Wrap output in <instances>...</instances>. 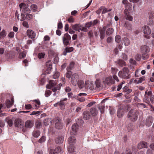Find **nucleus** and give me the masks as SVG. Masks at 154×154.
<instances>
[{
    "instance_id": "obj_1",
    "label": "nucleus",
    "mask_w": 154,
    "mask_h": 154,
    "mask_svg": "<svg viewBox=\"0 0 154 154\" xmlns=\"http://www.w3.org/2000/svg\"><path fill=\"white\" fill-rule=\"evenodd\" d=\"M138 114L139 111L138 110L131 109L128 112L127 117L129 118L131 121L135 122L138 118Z\"/></svg>"
},
{
    "instance_id": "obj_2",
    "label": "nucleus",
    "mask_w": 154,
    "mask_h": 154,
    "mask_svg": "<svg viewBox=\"0 0 154 154\" xmlns=\"http://www.w3.org/2000/svg\"><path fill=\"white\" fill-rule=\"evenodd\" d=\"M118 75L120 77L126 79H130L131 76L129 70L127 67L123 68L122 71H119Z\"/></svg>"
},
{
    "instance_id": "obj_3",
    "label": "nucleus",
    "mask_w": 154,
    "mask_h": 154,
    "mask_svg": "<svg viewBox=\"0 0 154 154\" xmlns=\"http://www.w3.org/2000/svg\"><path fill=\"white\" fill-rule=\"evenodd\" d=\"M129 105H125L122 108L120 107L119 108L117 112V116L119 118H121L124 116L125 111L127 110L129 108Z\"/></svg>"
},
{
    "instance_id": "obj_4",
    "label": "nucleus",
    "mask_w": 154,
    "mask_h": 154,
    "mask_svg": "<svg viewBox=\"0 0 154 154\" xmlns=\"http://www.w3.org/2000/svg\"><path fill=\"white\" fill-rule=\"evenodd\" d=\"M28 5L27 4L22 3L19 5L20 10L25 13L29 14L30 13L31 11L28 8Z\"/></svg>"
},
{
    "instance_id": "obj_5",
    "label": "nucleus",
    "mask_w": 154,
    "mask_h": 154,
    "mask_svg": "<svg viewBox=\"0 0 154 154\" xmlns=\"http://www.w3.org/2000/svg\"><path fill=\"white\" fill-rule=\"evenodd\" d=\"M79 76L77 73H74L72 75L71 79V82L73 85L75 86L77 85L79 80Z\"/></svg>"
},
{
    "instance_id": "obj_6",
    "label": "nucleus",
    "mask_w": 154,
    "mask_h": 154,
    "mask_svg": "<svg viewBox=\"0 0 154 154\" xmlns=\"http://www.w3.org/2000/svg\"><path fill=\"white\" fill-rule=\"evenodd\" d=\"M71 39L70 35L68 33H65L63 37V42L64 45L67 46L69 44V41Z\"/></svg>"
},
{
    "instance_id": "obj_7",
    "label": "nucleus",
    "mask_w": 154,
    "mask_h": 154,
    "mask_svg": "<svg viewBox=\"0 0 154 154\" xmlns=\"http://www.w3.org/2000/svg\"><path fill=\"white\" fill-rule=\"evenodd\" d=\"M85 85L86 88L93 91L96 89V86H95V83L93 82H90L86 81L85 82Z\"/></svg>"
},
{
    "instance_id": "obj_8",
    "label": "nucleus",
    "mask_w": 154,
    "mask_h": 154,
    "mask_svg": "<svg viewBox=\"0 0 154 154\" xmlns=\"http://www.w3.org/2000/svg\"><path fill=\"white\" fill-rule=\"evenodd\" d=\"M54 122H55V127L57 129H61L63 126V123H62L61 120L58 118L54 119Z\"/></svg>"
},
{
    "instance_id": "obj_9",
    "label": "nucleus",
    "mask_w": 154,
    "mask_h": 154,
    "mask_svg": "<svg viewBox=\"0 0 154 154\" xmlns=\"http://www.w3.org/2000/svg\"><path fill=\"white\" fill-rule=\"evenodd\" d=\"M15 127L20 128H22L24 127V122L21 119H17L15 120Z\"/></svg>"
},
{
    "instance_id": "obj_10",
    "label": "nucleus",
    "mask_w": 154,
    "mask_h": 154,
    "mask_svg": "<svg viewBox=\"0 0 154 154\" xmlns=\"http://www.w3.org/2000/svg\"><path fill=\"white\" fill-rule=\"evenodd\" d=\"M106 100L104 99L102 100L101 103L99 105L98 108L100 110V112L103 113L104 112L105 109V103Z\"/></svg>"
},
{
    "instance_id": "obj_11",
    "label": "nucleus",
    "mask_w": 154,
    "mask_h": 154,
    "mask_svg": "<svg viewBox=\"0 0 154 154\" xmlns=\"http://www.w3.org/2000/svg\"><path fill=\"white\" fill-rule=\"evenodd\" d=\"M125 9L124 11V13L125 14V17L127 20H128L130 21H132L133 20V17L130 15L129 12L128 11V9L127 8Z\"/></svg>"
},
{
    "instance_id": "obj_12",
    "label": "nucleus",
    "mask_w": 154,
    "mask_h": 154,
    "mask_svg": "<svg viewBox=\"0 0 154 154\" xmlns=\"http://www.w3.org/2000/svg\"><path fill=\"white\" fill-rule=\"evenodd\" d=\"M154 119V118L150 116H149L146 120V125L148 126H150L152 125Z\"/></svg>"
},
{
    "instance_id": "obj_13",
    "label": "nucleus",
    "mask_w": 154,
    "mask_h": 154,
    "mask_svg": "<svg viewBox=\"0 0 154 154\" xmlns=\"http://www.w3.org/2000/svg\"><path fill=\"white\" fill-rule=\"evenodd\" d=\"M27 34L28 36L32 39L35 37V33L32 30L28 29L27 31Z\"/></svg>"
},
{
    "instance_id": "obj_14",
    "label": "nucleus",
    "mask_w": 154,
    "mask_h": 154,
    "mask_svg": "<svg viewBox=\"0 0 154 154\" xmlns=\"http://www.w3.org/2000/svg\"><path fill=\"white\" fill-rule=\"evenodd\" d=\"M33 122L30 120H27L25 122V127L27 128H31L34 125Z\"/></svg>"
},
{
    "instance_id": "obj_15",
    "label": "nucleus",
    "mask_w": 154,
    "mask_h": 154,
    "mask_svg": "<svg viewBox=\"0 0 154 154\" xmlns=\"http://www.w3.org/2000/svg\"><path fill=\"white\" fill-rule=\"evenodd\" d=\"M76 139L75 137L73 136L69 137L68 139V143L69 145H73L75 143Z\"/></svg>"
},
{
    "instance_id": "obj_16",
    "label": "nucleus",
    "mask_w": 154,
    "mask_h": 154,
    "mask_svg": "<svg viewBox=\"0 0 154 154\" xmlns=\"http://www.w3.org/2000/svg\"><path fill=\"white\" fill-rule=\"evenodd\" d=\"M149 47L146 45H143L141 47V51L143 54L146 53L149 51Z\"/></svg>"
},
{
    "instance_id": "obj_17",
    "label": "nucleus",
    "mask_w": 154,
    "mask_h": 154,
    "mask_svg": "<svg viewBox=\"0 0 154 154\" xmlns=\"http://www.w3.org/2000/svg\"><path fill=\"white\" fill-rule=\"evenodd\" d=\"M83 116L84 119L86 120L89 119L91 116L89 112L88 111H86L84 112Z\"/></svg>"
},
{
    "instance_id": "obj_18",
    "label": "nucleus",
    "mask_w": 154,
    "mask_h": 154,
    "mask_svg": "<svg viewBox=\"0 0 154 154\" xmlns=\"http://www.w3.org/2000/svg\"><path fill=\"white\" fill-rule=\"evenodd\" d=\"M137 147L139 149H141L144 148H147V142H140L138 144Z\"/></svg>"
},
{
    "instance_id": "obj_19",
    "label": "nucleus",
    "mask_w": 154,
    "mask_h": 154,
    "mask_svg": "<svg viewBox=\"0 0 154 154\" xmlns=\"http://www.w3.org/2000/svg\"><path fill=\"white\" fill-rule=\"evenodd\" d=\"M49 85H46L47 88L50 89L51 87L54 86L57 84V82L56 81L50 80L49 81Z\"/></svg>"
},
{
    "instance_id": "obj_20",
    "label": "nucleus",
    "mask_w": 154,
    "mask_h": 154,
    "mask_svg": "<svg viewBox=\"0 0 154 154\" xmlns=\"http://www.w3.org/2000/svg\"><path fill=\"white\" fill-rule=\"evenodd\" d=\"M143 30L144 33L147 35L150 34L151 33V31L149 28L147 26H144Z\"/></svg>"
},
{
    "instance_id": "obj_21",
    "label": "nucleus",
    "mask_w": 154,
    "mask_h": 154,
    "mask_svg": "<svg viewBox=\"0 0 154 154\" xmlns=\"http://www.w3.org/2000/svg\"><path fill=\"white\" fill-rule=\"evenodd\" d=\"M72 29L76 31H77L79 32V30H81V25L78 24H76L75 25H72Z\"/></svg>"
},
{
    "instance_id": "obj_22",
    "label": "nucleus",
    "mask_w": 154,
    "mask_h": 154,
    "mask_svg": "<svg viewBox=\"0 0 154 154\" xmlns=\"http://www.w3.org/2000/svg\"><path fill=\"white\" fill-rule=\"evenodd\" d=\"M68 150L69 154H75L74 151V147L73 145H69Z\"/></svg>"
},
{
    "instance_id": "obj_23",
    "label": "nucleus",
    "mask_w": 154,
    "mask_h": 154,
    "mask_svg": "<svg viewBox=\"0 0 154 154\" xmlns=\"http://www.w3.org/2000/svg\"><path fill=\"white\" fill-rule=\"evenodd\" d=\"M122 43H124L125 46H127L130 44V41L128 38L125 37L122 39Z\"/></svg>"
},
{
    "instance_id": "obj_24",
    "label": "nucleus",
    "mask_w": 154,
    "mask_h": 154,
    "mask_svg": "<svg viewBox=\"0 0 154 154\" xmlns=\"http://www.w3.org/2000/svg\"><path fill=\"white\" fill-rule=\"evenodd\" d=\"M74 48L72 47L68 48L66 47L65 49V51H64L63 54L64 55H66L68 52H70L73 51Z\"/></svg>"
},
{
    "instance_id": "obj_25",
    "label": "nucleus",
    "mask_w": 154,
    "mask_h": 154,
    "mask_svg": "<svg viewBox=\"0 0 154 154\" xmlns=\"http://www.w3.org/2000/svg\"><path fill=\"white\" fill-rule=\"evenodd\" d=\"M91 115L93 116H96L98 113V111L95 108H92L90 110Z\"/></svg>"
},
{
    "instance_id": "obj_26",
    "label": "nucleus",
    "mask_w": 154,
    "mask_h": 154,
    "mask_svg": "<svg viewBox=\"0 0 154 154\" xmlns=\"http://www.w3.org/2000/svg\"><path fill=\"white\" fill-rule=\"evenodd\" d=\"M63 137L62 136L58 137L55 140V142L57 143L61 144L63 143Z\"/></svg>"
},
{
    "instance_id": "obj_27",
    "label": "nucleus",
    "mask_w": 154,
    "mask_h": 154,
    "mask_svg": "<svg viewBox=\"0 0 154 154\" xmlns=\"http://www.w3.org/2000/svg\"><path fill=\"white\" fill-rule=\"evenodd\" d=\"M77 85L79 88L81 89L84 87V82L82 80H79L78 82Z\"/></svg>"
},
{
    "instance_id": "obj_28",
    "label": "nucleus",
    "mask_w": 154,
    "mask_h": 154,
    "mask_svg": "<svg viewBox=\"0 0 154 154\" xmlns=\"http://www.w3.org/2000/svg\"><path fill=\"white\" fill-rule=\"evenodd\" d=\"M116 63L121 67L125 66V62L124 60L120 59L116 61Z\"/></svg>"
},
{
    "instance_id": "obj_29",
    "label": "nucleus",
    "mask_w": 154,
    "mask_h": 154,
    "mask_svg": "<svg viewBox=\"0 0 154 154\" xmlns=\"http://www.w3.org/2000/svg\"><path fill=\"white\" fill-rule=\"evenodd\" d=\"M67 70V72L66 73V75L67 78L68 79H70L71 77V76H72V72L69 71V68L68 67H67L66 68Z\"/></svg>"
},
{
    "instance_id": "obj_30",
    "label": "nucleus",
    "mask_w": 154,
    "mask_h": 154,
    "mask_svg": "<svg viewBox=\"0 0 154 154\" xmlns=\"http://www.w3.org/2000/svg\"><path fill=\"white\" fill-rule=\"evenodd\" d=\"M40 131L38 130L33 131L32 133V135L35 137H38L40 135Z\"/></svg>"
},
{
    "instance_id": "obj_31",
    "label": "nucleus",
    "mask_w": 154,
    "mask_h": 154,
    "mask_svg": "<svg viewBox=\"0 0 154 154\" xmlns=\"http://www.w3.org/2000/svg\"><path fill=\"white\" fill-rule=\"evenodd\" d=\"M95 86H96V89L97 88H99L101 87L100 81L99 79H97L95 81Z\"/></svg>"
},
{
    "instance_id": "obj_32",
    "label": "nucleus",
    "mask_w": 154,
    "mask_h": 154,
    "mask_svg": "<svg viewBox=\"0 0 154 154\" xmlns=\"http://www.w3.org/2000/svg\"><path fill=\"white\" fill-rule=\"evenodd\" d=\"M101 8L102 9V10H103L102 12V14H105L106 13L112 10L111 9H108L104 7H101Z\"/></svg>"
},
{
    "instance_id": "obj_33",
    "label": "nucleus",
    "mask_w": 154,
    "mask_h": 154,
    "mask_svg": "<svg viewBox=\"0 0 154 154\" xmlns=\"http://www.w3.org/2000/svg\"><path fill=\"white\" fill-rule=\"evenodd\" d=\"M78 125L77 124H74L72 126V129L74 132H76L78 129Z\"/></svg>"
},
{
    "instance_id": "obj_34",
    "label": "nucleus",
    "mask_w": 154,
    "mask_h": 154,
    "mask_svg": "<svg viewBox=\"0 0 154 154\" xmlns=\"http://www.w3.org/2000/svg\"><path fill=\"white\" fill-rule=\"evenodd\" d=\"M114 30L112 28H109L106 31V34L108 35H110L113 32Z\"/></svg>"
},
{
    "instance_id": "obj_35",
    "label": "nucleus",
    "mask_w": 154,
    "mask_h": 154,
    "mask_svg": "<svg viewBox=\"0 0 154 154\" xmlns=\"http://www.w3.org/2000/svg\"><path fill=\"white\" fill-rule=\"evenodd\" d=\"M5 104L8 108L11 107L13 105V103L9 100H7L6 101Z\"/></svg>"
},
{
    "instance_id": "obj_36",
    "label": "nucleus",
    "mask_w": 154,
    "mask_h": 154,
    "mask_svg": "<svg viewBox=\"0 0 154 154\" xmlns=\"http://www.w3.org/2000/svg\"><path fill=\"white\" fill-rule=\"evenodd\" d=\"M51 123V119L49 118H47L44 121V124L45 126H47Z\"/></svg>"
},
{
    "instance_id": "obj_37",
    "label": "nucleus",
    "mask_w": 154,
    "mask_h": 154,
    "mask_svg": "<svg viewBox=\"0 0 154 154\" xmlns=\"http://www.w3.org/2000/svg\"><path fill=\"white\" fill-rule=\"evenodd\" d=\"M17 18L18 20H20V21H22L25 20L26 17L22 13L21 14L20 18H19V15H17Z\"/></svg>"
},
{
    "instance_id": "obj_38",
    "label": "nucleus",
    "mask_w": 154,
    "mask_h": 154,
    "mask_svg": "<svg viewBox=\"0 0 154 154\" xmlns=\"http://www.w3.org/2000/svg\"><path fill=\"white\" fill-rule=\"evenodd\" d=\"M112 80V78L111 77H107L105 79V82L106 83L109 85L111 83Z\"/></svg>"
},
{
    "instance_id": "obj_39",
    "label": "nucleus",
    "mask_w": 154,
    "mask_h": 154,
    "mask_svg": "<svg viewBox=\"0 0 154 154\" xmlns=\"http://www.w3.org/2000/svg\"><path fill=\"white\" fill-rule=\"evenodd\" d=\"M7 35V33L5 30L3 29L2 32H0V38H1L5 37Z\"/></svg>"
},
{
    "instance_id": "obj_40",
    "label": "nucleus",
    "mask_w": 154,
    "mask_h": 154,
    "mask_svg": "<svg viewBox=\"0 0 154 154\" xmlns=\"http://www.w3.org/2000/svg\"><path fill=\"white\" fill-rule=\"evenodd\" d=\"M5 121L6 122H7L9 126L11 127L12 125L13 122L12 120L9 119L8 118H6V119Z\"/></svg>"
},
{
    "instance_id": "obj_41",
    "label": "nucleus",
    "mask_w": 154,
    "mask_h": 154,
    "mask_svg": "<svg viewBox=\"0 0 154 154\" xmlns=\"http://www.w3.org/2000/svg\"><path fill=\"white\" fill-rule=\"evenodd\" d=\"M124 26L128 30H131L132 29L131 24L126 22L125 23Z\"/></svg>"
},
{
    "instance_id": "obj_42",
    "label": "nucleus",
    "mask_w": 154,
    "mask_h": 154,
    "mask_svg": "<svg viewBox=\"0 0 154 154\" xmlns=\"http://www.w3.org/2000/svg\"><path fill=\"white\" fill-rule=\"evenodd\" d=\"M100 38L102 40L105 37V31L104 30H100Z\"/></svg>"
},
{
    "instance_id": "obj_43",
    "label": "nucleus",
    "mask_w": 154,
    "mask_h": 154,
    "mask_svg": "<svg viewBox=\"0 0 154 154\" xmlns=\"http://www.w3.org/2000/svg\"><path fill=\"white\" fill-rule=\"evenodd\" d=\"M26 52L25 51H23L22 53L20 54L19 57L20 59H23L25 58L26 56Z\"/></svg>"
},
{
    "instance_id": "obj_44",
    "label": "nucleus",
    "mask_w": 154,
    "mask_h": 154,
    "mask_svg": "<svg viewBox=\"0 0 154 154\" xmlns=\"http://www.w3.org/2000/svg\"><path fill=\"white\" fill-rule=\"evenodd\" d=\"M51 64L52 63L51 60H48V61L46 63V66L50 69L52 68Z\"/></svg>"
},
{
    "instance_id": "obj_45",
    "label": "nucleus",
    "mask_w": 154,
    "mask_h": 154,
    "mask_svg": "<svg viewBox=\"0 0 154 154\" xmlns=\"http://www.w3.org/2000/svg\"><path fill=\"white\" fill-rule=\"evenodd\" d=\"M59 106L61 109H63L65 107V103L62 101H60L59 102Z\"/></svg>"
},
{
    "instance_id": "obj_46",
    "label": "nucleus",
    "mask_w": 154,
    "mask_h": 154,
    "mask_svg": "<svg viewBox=\"0 0 154 154\" xmlns=\"http://www.w3.org/2000/svg\"><path fill=\"white\" fill-rule=\"evenodd\" d=\"M37 6L33 4L31 6V9L33 12H35L37 10Z\"/></svg>"
},
{
    "instance_id": "obj_47",
    "label": "nucleus",
    "mask_w": 154,
    "mask_h": 154,
    "mask_svg": "<svg viewBox=\"0 0 154 154\" xmlns=\"http://www.w3.org/2000/svg\"><path fill=\"white\" fill-rule=\"evenodd\" d=\"M128 2V1L127 0H123L122 1V2L123 4H124L125 5L127 4V5H126L125 6L126 8H127V7L128 6H129V7L130 8H131V6H132L131 5V4L129 3H127Z\"/></svg>"
},
{
    "instance_id": "obj_48",
    "label": "nucleus",
    "mask_w": 154,
    "mask_h": 154,
    "mask_svg": "<svg viewBox=\"0 0 154 154\" xmlns=\"http://www.w3.org/2000/svg\"><path fill=\"white\" fill-rule=\"evenodd\" d=\"M26 15V18L28 20H31L33 18V16L32 14L25 13Z\"/></svg>"
},
{
    "instance_id": "obj_49",
    "label": "nucleus",
    "mask_w": 154,
    "mask_h": 154,
    "mask_svg": "<svg viewBox=\"0 0 154 154\" xmlns=\"http://www.w3.org/2000/svg\"><path fill=\"white\" fill-rule=\"evenodd\" d=\"M41 113V112L38 111H33L31 112L30 114V115H35L36 116H38L40 115Z\"/></svg>"
},
{
    "instance_id": "obj_50",
    "label": "nucleus",
    "mask_w": 154,
    "mask_h": 154,
    "mask_svg": "<svg viewBox=\"0 0 154 154\" xmlns=\"http://www.w3.org/2000/svg\"><path fill=\"white\" fill-rule=\"evenodd\" d=\"M145 79V78L144 76H143L139 79V80L137 81V84H139L142 83Z\"/></svg>"
},
{
    "instance_id": "obj_51",
    "label": "nucleus",
    "mask_w": 154,
    "mask_h": 154,
    "mask_svg": "<svg viewBox=\"0 0 154 154\" xmlns=\"http://www.w3.org/2000/svg\"><path fill=\"white\" fill-rule=\"evenodd\" d=\"M115 40L116 42L118 43H119L121 41L120 36L119 35H116L115 38Z\"/></svg>"
},
{
    "instance_id": "obj_52",
    "label": "nucleus",
    "mask_w": 154,
    "mask_h": 154,
    "mask_svg": "<svg viewBox=\"0 0 154 154\" xmlns=\"http://www.w3.org/2000/svg\"><path fill=\"white\" fill-rule=\"evenodd\" d=\"M111 69V72L114 75H115L117 73V72L118 70L117 69L114 67H112Z\"/></svg>"
},
{
    "instance_id": "obj_53",
    "label": "nucleus",
    "mask_w": 154,
    "mask_h": 154,
    "mask_svg": "<svg viewBox=\"0 0 154 154\" xmlns=\"http://www.w3.org/2000/svg\"><path fill=\"white\" fill-rule=\"evenodd\" d=\"M46 137L45 136H42L39 140L38 142L39 143H42L45 142V140Z\"/></svg>"
},
{
    "instance_id": "obj_54",
    "label": "nucleus",
    "mask_w": 154,
    "mask_h": 154,
    "mask_svg": "<svg viewBox=\"0 0 154 154\" xmlns=\"http://www.w3.org/2000/svg\"><path fill=\"white\" fill-rule=\"evenodd\" d=\"M45 54L44 53H41L38 54V57L41 59V58H44L45 56Z\"/></svg>"
},
{
    "instance_id": "obj_55",
    "label": "nucleus",
    "mask_w": 154,
    "mask_h": 154,
    "mask_svg": "<svg viewBox=\"0 0 154 154\" xmlns=\"http://www.w3.org/2000/svg\"><path fill=\"white\" fill-rule=\"evenodd\" d=\"M135 58L137 60L139 61H140L141 58V56L140 54H137L135 56Z\"/></svg>"
},
{
    "instance_id": "obj_56",
    "label": "nucleus",
    "mask_w": 154,
    "mask_h": 154,
    "mask_svg": "<svg viewBox=\"0 0 154 154\" xmlns=\"http://www.w3.org/2000/svg\"><path fill=\"white\" fill-rule=\"evenodd\" d=\"M143 101L144 102L146 103H147L149 104L150 103V101L149 100L147 97L145 96V97L143 99Z\"/></svg>"
},
{
    "instance_id": "obj_57",
    "label": "nucleus",
    "mask_w": 154,
    "mask_h": 154,
    "mask_svg": "<svg viewBox=\"0 0 154 154\" xmlns=\"http://www.w3.org/2000/svg\"><path fill=\"white\" fill-rule=\"evenodd\" d=\"M54 150L55 151V152L57 154L60 152L61 151V149L60 147L58 146Z\"/></svg>"
},
{
    "instance_id": "obj_58",
    "label": "nucleus",
    "mask_w": 154,
    "mask_h": 154,
    "mask_svg": "<svg viewBox=\"0 0 154 154\" xmlns=\"http://www.w3.org/2000/svg\"><path fill=\"white\" fill-rule=\"evenodd\" d=\"M51 94V91L50 90H48L45 92V96L48 97Z\"/></svg>"
},
{
    "instance_id": "obj_59",
    "label": "nucleus",
    "mask_w": 154,
    "mask_h": 154,
    "mask_svg": "<svg viewBox=\"0 0 154 154\" xmlns=\"http://www.w3.org/2000/svg\"><path fill=\"white\" fill-rule=\"evenodd\" d=\"M148 57L149 56L146 53L143 54H142V58L143 60H146Z\"/></svg>"
},
{
    "instance_id": "obj_60",
    "label": "nucleus",
    "mask_w": 154,
    "mask_h": 154,
    "mask_svg": "<svg viewBox=\"0 0 154 154\" xmlns=\"http://www.w3.org/2000/svg\"><path fill=\"white\" fill-rule=\"evenodd\" d=\"M75 63L73 62H71L69 64V67H68L69 69H72L74 67L75 65Z\"/></svg>"
},
{
    "instance_id": "obj_61",
    "label": "nucleus",
    "mask_w": 154,
    "mask_h": 154,
    "mask_svg": "<svg viewBox=\"0 0 154 154\" xmlns=\"http://www.w3.org/2000/svg\"><path fill=\"white\" fill-rule=\"evenodd\" d=\"M91 22H92L91 24L92 25L94 26L98 23H99V21L98 20L96 19L94 20L93 21H91Z\"/></svg>"
},
{
    "instance_id": "obj_62",
    "label": "nucleus",
    "mask_w": 154,
    "mask_h": 154,
    "mask_svg": "<svg viewBox=\"0 0 154 154\" xmlns=\"http://www.w3.org/2000/svg\"><path fill=\"white\" fill-rule=\"evenodd\" d=\"M60 74L58 72H56L53 76V78L54 79H57L59 76Z\"/></svg>"
},
{
    "instance_id": "obj_63",
    "label": "nucleus",
    "mask_w": 154,
    "mask_h": 154,
    "mask_svg": "<svg viewBox=\"0 0 154 154\" xmlns=\"http://www.w3.org/2000/svg\"><path fill=\"white\" fill-rule=\"evenodd\" d=\"M88 36L90 39L93 38V34L91 30L89 31L88 32Z\"/></svg>"
},
{
    "instance_id": "obj_64",
    "label": "nucleus",
    "mask_w": 154,
    "mask_h": 154,
    "mask_svg": "<svg viewBox=\"0 0 154 154\" xmlns=\"http://www.w3.org/2000/svg\"><path fill=\"white\" fill-rule=\"evenodd\" d=\"M113 40V38L111 37H108L106 40L107 42L108 43H110Z\"/></svg>"
}]
</instances>
